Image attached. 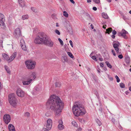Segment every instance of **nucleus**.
<instances>
[{"instance_id": "nucleus-19", "label": "nucleus", "mask_w": 131, "mask_h": 131, "mask_svg": "<svg viewBox=\"0 0 131 131\" xmlns=\"http://www.w3.org/2000/svg\"><path fill=\"white\" fill-rule=\"evenodd\" d=\"M5 69L7 73L10 74L11 73L10 71L9 68L6 66H4Z\"/></svg>"}, {"instance_id": "nucleus-8", "label": "nucleus", "mask_w": 131, "mask_h": 131, "mask_svg": "<svg viewBox=\"0 0 131 131\" xmlns=\"http://www.w3.org/2000/svg\"><path fill=\"white\" fill-rule=\"evenodd\" d=\"M3 119L5 122L7 124L10 122L11 120L10 115L8 114H5L4 115Z\"/></svg>"}, {"instance_id": "nucleus-3", "label": "nucleus", "mask_w": 131, "mask_h": 131, "mask_svg": "<svg viewBox=\"0 0 131 131\" xmlns=\"http://www.w3.org/2000/svg\"><path fill=\"white\" fill-rule=\"evenodd\" d=\"M72 110L74 115L77 117L84 115L86 113L83 106L78 102L75 103L72 107Z\"/></svg>"}, {"instance_id": "nucleus-40", "label": "nucleus", "mask_w": 131, "mask_h": 131, "mask_svg": "<svg viewBox=\"0 0 131 131\" xmlns=\"http://www.w3.org/2000/svg\"><path fill=\"white\" fill-rule=\"evenodd\" d=\"M2 56L3 57H9L8 55L6 53H3L2 54Z\"/></svg>"}, {"instance_id": "nucleus-14", "label": "nucleus", "mask_w": 131, "mask_h": 131, "mask_svg": "<svg viewBox=\"0 0 131 131\" xmlns=\"http://www.w3.org/2000/svg\"><path fill=\"white\" fill-rule=\"evenodd\" d=\"M32 79L30 80L27 79V80H24L22 81V83L24 85H28L32 82Z\"/></svg>"}, {"instance_id": "nucleus-49", "label": "nucleus", "mask_w": 131, "mask_h": 131, "mask_svg": "<svg viewBox=\"0 0 131 131\" xmlns=\"http://www.w3.org/2000/svg\"><path fill=\"white\" fill-rule=\"evenodd\" d=\"M82 129L81 127H80L76 131H81Z\"/></svg>"}, {"instance_id": "nucleus-53", "label": "nucleus", "mask_w": 131, "mask_h": 131, "mask_svg": "<svg viewBox=\"0 0 131 131\" xmlns=\"http://www.w3.org/2000/svg\"><path fill=\"white\" fill-rule=\"evenodd\" d=\"M70 1L73 4H74L75 3V2L73 0H70Z\"/></svg>"}, {"instance_id": "nucleus-21", "label": "nucleus", "mask_w": 131, "mask_h": 131, "mask_svg": "<svg viewBox=\"0 0 131 131\" xmlns=\"http://www.w3.org/2000/svg\"><path fill=\"white\" fill-rule=\"evenodd\" d=\"M5 59L9 63L13 60L14 58H5Z\"/></svg>"}, {"instance_id": "nucleus-24", "label": "nucleus", "mask_w": 131, "mask_h": 131, "mask_svg": "<svg viewBox=\"0 0 131 131\" xmlns=\"http://www.w3.org/2000/svg\"><path fill=\"white\" fill-rule=\"evenodd\" d=\"M72 125L75 127H78V125L77 123L75 121H73L72 122Z\"/></svg>"}, {"instance_id": "nucleus-51", "label": "nucleus", "mask_w": 131, "mask_h": 131, "mask_svg": "<svg viewBox=\"0 0 131 131\" xmlns=\"http://www.w3.org/2000/svg\"><path fill=\"white\" fill-rule=\"evenodd\" d=\"M93 9L94 10H96L97 9V8L96 7H94L93 8Z\"/></svg>"}, {"instance_id": "nucleus-11", "label": "nucleus", "mask_w": 131, "mask_h": 131, "mask_svg": "<svg viewBox=\"0 0 131 131\" xmlns=\"http://www.w3.org/2000/svg\"><path fill=\"white\" fill-rule=\"evenodd\" d=\"M128 32L125 30L124 29H122V32H119L118 33V35L119 36H122L125 39H127L128 37L126 36V35L128 34Z\"/></svg>"}, {"instance_id": "nucleus-38", "label": "nucleus", "mask_w": 131, "mask_h": 131, "mask_svg": "<svg viewBox=\"0 0 131 131\" xmlns=\"http://www.w3.org/2000/svg\"><path fill=\"white\" fill-rule=\"evenodd\" d=\"M55 32L56 34L58 35H60V32L58 30L56 29L55 31Z\"/></svg>"}, {"instance_id": "nucleus-29", "label": "nucleus", "mask_w": 131, "mask_h": 131, "mask_svg": "<svg viewBox=\"0 0 131 131\" xmlns=\"http://www.w3.org/2000/svg\"><path fill=\"white\" fill-rule=\"evenodd\" d=\"M61 85V83L60 82H56L55 84V86L56 87H59Z\"/></svg>"}, {"instance_id": "nucleus-44", "label": "nucleus", "mask_w": 131, "mask_h": 131, "mask_svg": "<svg viewBox=\"0 0 131 131\" xmlns=\"http://www.w3.org/2000/svg\"><path fill=\"white\" fill-rule=\"evenodd\" d=\"M112 33L114 35H116V31L114 30L112 31Z\"/></svg>"}, {"instance_id": "nucleus-7", "label": "nucleus", "mask_w": 131, "mask_h": 131, "mask_svg": "<svg viewBox=\"0 0 131 131\" xmlns=\"http://www.w3.org/2000/svg\"><path fill=\"white\" fill-rule=\"evenodd\" d=\"M14 35L16 38H18L21 35V33L19 28H17L15 29Z\"/></svg>"}, {"instance_id": "nucleus-23", "label": "nucleus", "mask_w": 131, "mask_h": 131, "mask_svg": "<svg viewBox=\"0 0 131 131\" xmlns=\"http://www.w3.org/2000/svg\"><path fill=\"white\" fill-rule=\"evenodd\" d=\"M105 63L108 67H109L110 69H111L112 68V66L110 63L108 61H106Z\"/></svg>"}, {"instance_id": "nucleus-42", "label": "nucleus", "mask_w": 131, "mask_h": 131, "mask_svg": "<svg viewBox=\"0 0 131 131\" xmlns=\"http://www.w3.org/2000/svg\"><path fill=\"white\" fill-rule=\"evenodd\" d=\"M94 53L93 52H92L90 54V56L91 57H96V56L94 55H93Z\"/></svg>"}, {"instance_id": "nucleus-16", "label": "nucleus", "mask_w": 131, "mask_h": 131, "mask_svg": "<svg viewBox=\"0 0 131 131\" xmlns=\"http://www.w3.org/2000/svg\"><path fill=\"white\" fill-rule=\"evenodd\" d=\"M119 44L118 42H116L114 43L113 45V47L115 49V50L117 52H118L119 48L118 47Z\"/></svg>"}, {"instance_id": "nucleus-59", "label": "nucleus", "mask_w": 131, "mask_h": 131, "mask_svg": "<svg viewBox=\"0 0 131 131\" xmlns=\"http://www.w3.org/2000/svg\"><path fill=\"white\" fill-rule=\"evenodd\" d=\"M111 37L113 38L114 39L115 38V36L114 35H113Z\"/></svg>"}, {"instance_id": "nucleus-57", "label": "nucleus", "mask_w": 131, "mask_h": 131, "mask_svg": "<svg viewBox=\"0 0 131 131\" xmlns=\"http://www.w3.org/2000/svg\"><path fill=\"white\" fill-rule=\"evenodd\" d=\"M123 56L122 54H120L118 56V57H123Z\"/></svg>"}, {"instance_id": "nucleus-64", "label": "nucleus", "mask_w": 131, "mask_h": 131, "mask_svg": "<svg viewBox=\"0 0 131 131\" xmlns=\"http://www.w3.org/2000/svg\"><path fill=\"white\" fill-rule=\"evenodd\" d=\"M129 90L131 91V86L129 88Z\"/></svg>"}, {"instance_id": "nucleus-22", "label": "nucleus", "mask_w": 131, "mask_h": 131, "mask_svg": "<svg viewBox=\"0 0 131 131\" xmlns=\"http://www.w3.org/2000/svg\"><path fill=\"white\" fill-rule=\"evenodd\" d=\"M102 15L103 17L105 19L108 18V16L106 13H102Z\"/></svg>"}, {"instance_id": "nucleus-9", "label": "nucleus", "mask_w": 131, "mask_h": 131, "mask_svg": "<svg viewBox=\"0 0 131 131\" xmlns=\"http://www.w3.org/2000/svg\"><path fill=\"white\" fill-rule=\"evenodd\" d=\"M16 94L18 96L21 97H23L25 94L24 92L20 88L17 89L16 91Z\"/></svg>"}, {"instance_id": "nucleus-4", "label": "nucleus", "mask_w": 131, "mask_h": 131, "mask_svg": "<svg viewBox=\"0 0 131 131\" xmlns=\"http://www.w3.org/2000/svg\"><path fill=\"white\" fill-rule=\"evenodd\" d=\"M8 101L10 104L12 106L15 107L17 106V102L14 94H12L9 95Z\"/></svg>"}, {"instance_id": "nucleus-39", "label": "nucleus", "mask_w": 131, "mask_h": 131, "mask_svg": "<svg viewBox=\"0 0 131 131\" xmlns=\"http://www.w3.org/2000/svg\"><path fill=\"white\" fill-rule=\"evenodd\" d=\"M67 54L70 57H73V56L71 53L69 52H67Z\"/></svg>"}, {"instance_id": "nucleus-15", "label": "nucleus", "mask_w": 131, "mask_h": 131, "mask_svg": "<svg viewBox=\"0 0 131 131\" xmlns=\"http://www.w3.org/2000/svg\"><path fill=\"white\" fill-rule=\"evenodd\" d=\"M19 4L21 7H23L26 6V3L23 0H18Z\"/></svg>"}, {"instance_id": "nucleus-1", "label": "nucleus", "mask_w": 131, "mask_h": 131, "mask_svg": "<svg viewBox=\"0 0 131 131\" xmlns=\"http://www.w3.org/2000/svg\"><path fill=\"white\" fill-rule=\"evenodd\" d=\"M46 105L49 106L50 108L54 111L56 115L59 116L61 113L64 104L59 97L52 95L48 100Z\"/></svg>"}, {"instance_id": "nucleus-20", "label": "nucleus", "mask_w": 131, "mask_h": 131, "mask_svg": "<svg viewBox=\"0 0 131 131\" xmlns=\"http://www.w3.org/2000/svg\"><path fill=\"white\" fill-rule=\"evenodd\" d=\"M112 31V28H109L107 29L106 30V33H107L108 34H109Z\"/></svg>"}, {"instance_id": "nucleus-13", "label": "nucleus", "mask_w": 131, "mask_h": 131, "mask_svg": "<svg viewBox=\"0 0 131 131\" xmlns=\"http://www.w3.org/2000/svg\"><path fill=\"white\" fill-rule=\"evenodd\" d=\"M59 124L58 125V128L60 130H63L64 128V126L63 124V122L61 119H60L58 122Z\"/></svg>"}, {"instance_id": "nucleus-61", "label": "nucleus", "mask_w": 131, "mask_h": 131, "mask_svg": "<svg viewBox=\"0 0 131 131\" xmlns=\"http://www.w3.org/2000/svg\"><path fill=\"white\" fill-rule=\"evenodd\" d=\"M109 79H110L111 80V81H112L113 80V78L112 77H110V78H109Z\"/></svg>"}, {"instance_id": "nucleus-33", "label": "nucleus", "mask_w": 131, "mask_h": 131, "mask_svg": "<svg viewBox=\"0 0 131 131\" xmlns=\"http://www.w3.org/2000/svg\"><path fill=\"white\" fill-rule=\"evenodd\" d=\"M58 40L60 42L61 45L62 46H63V41H62L61 40V39L60 38H59L58 39Z\"/></svg>"}, {"instance_id": "nucleus-17", "label": "nucleus", "mask_w": 131, "mask_h": 131, "mask_svg": "<svg viewBox=\"0 0 131 131\" xmlns=\"http://www.w3.org/2000/svg\"><path fill=\"white\" fill-rule=\"evenodd\" d=\"M4 20H0V25L1 28L4 29H5L6 28V27L4 23Z\"/></svg>"}, {"instance_id": "nucleus-35", "label": "nucleus", "mask_w": 131, "mask_h": 131, "mask_svg": "<svg viewBox=\"0 0 131 131\" xmlns=\"http://www.w3.org/2000/svg\"><path fill=\"white\" fill-rule=\"evenodd\" d=\"M24 116L25 117H29L30 116V113L28 112H26L24 114Z\"/></svg>"}, {"instance_id": "nucleus-5", "label": "nucleus", "mask_w": 131, "mask_h": 131, "mask_svg": "<svg viewBox=\"0 0 131 131\" xmlns=\"http://www.w3.org/2000/svg\"><path fill=\"white\" fill-rule=\"evenodd\" d=\"M27 68L29 69L32 70L34 69L36 65V62L31 60H28L25 62Z\"/></svg>"}, {"instance_id": "nucleus-27", "label": "nucleus", "mask_w": 131, "mask_h": 131, "mask_svg": "<svg viewBox=\"0 0 131 131\" xmlns=\"http://www.w3.org/2000/svg\"><path fill=\"white\" fill-rule=\"evenodd\" d=\"M4 16L2 14L0 13V20H5Z\"/></svg>"}, {"instance_id": "nucleus-6", "label": "nucleus", "mask_w": 131, "mask_h": 131, "mask_svg": "<svg viewBox=\"0 0 131 131\" xmlns=\"http://www.w3.org/2000/svg\"><path fill=\"white\" fill-rule=\"evenodd\" d=\"M52 119L50 118L48 119L47 121L46 128L49 130H50L52 126Z\"/></svg>"}, {"instance_id": "nucleus-54", "label": "nucleus", "mask_w": 131, "mask_h": 131, "mask_svg": "<svg viewBox=\"0 0 131 131\" xmlns=\"http://www.w3.org/2000/svg\"><path fill=\"white\" fill-rule=\"evenodd\" d=\"M92 59L94 60L95 61H97V58H92Z\"/></svg>"}, {"instance_id": "nucleus-36", "label": "nucleus", "mask_w": 131, "mask_h": 131, "mask_svg": "<svg viewBox=\"0 0 131 131\" xmlns=\"http://www.w3.org/2000/svg\"><path fill=\"white\" fill-rule=\"evenodd\" d=\"M115 78L117 80V82L118 83L120 81V80L118 76L116 75L115 76Z\"/></svg>"}, {"instance_id": "nucleus-63", "label": "nucleus", "mask_w": 131, "mask_h": 131, "mask_svg": "<svg viewBox=\"0 0 131 131\" xmlns=\"http://www.w3.org/2000/svg\"><path fill=\"white\" fill-rule=\"evenodd\" d=\"M91 28L92 29H93V26L92 25H91Z\"/></svg>"}, {"instance_id": "nucleus-52", "label": "nucleus", "mask_w": 131, "mask_h": 131, "mask_svg": "<svg viewBox=\"0 0 131 131\" xmlns=\"http://www.w3.org/2000/svg\"><path fill=\"white\" fill-rule=\"evenodd\" d=\"M112 121L113 122V123H114L115 122V120L114 118H112Z\"/></svg>"}, {"instance_id": "nucleus-25", "label": "nucleus", "mask_w": 131, "mask_h": 131, "mask_svg": "<svg viewBox=\"0 0 131 131\" xmlns=\"http://www.w3.org/2000/svg\"><path fill=\"white\" fill-rule=\"evenodd\" d=\"M125 61L126 63L128 64L130 62V59L129 58H125Z\"/></svg>"}, {"instance_id": "nucleus-2", "label": "nucleus", "mask_w": 131, "mask_h": 131, "mask_svg": "<svg viewBox=\"0 0 131 131\" xmlns=\"http://www.w3.org/2000/svg\"><path fill=\"white\" fill-rule=\"evenodd\" d=\"M34 42L37 44L43 43L50 46H52L53 42L50 39H49L48 37L43 32H39L37 37L35 38Z\"/></svg>"}, {"instance_id": "nucleus-32", "label": "nucleus", "mask_w": 131, "mask_h": 131, "mask_svg": "<svg viewBox=\"0 0 131 131\" xmlns=\"http://www.w3.org/2000/svg\"><path fill=\"white\" fill-rule=\"evenodd\" d=\"M16 55L17 53L16 52H14L12 56L10 57H16Z\"/></svg>"}, {"instance_id": "nucleus-41", "label": "nucleus", "mask_w": 131, "mask_h": 131, "mask_svg": "<svg viewBox=\"0 0 131 131\" xmlns=\"http://www.w3.org/2000/svg\"><path fill=\"white\" fill-rule=\"evenodd\" d=\"M93 2L96 4L99 3L100 2V0H93Z\"/></svg>"}, {"instance_id": "nucleus-37", "label": "nucleus", "mask_w": 131, "mask_h": 131, "mask_svg": "<svg viewBox=\"0 0 131 131\" xmlns=\"http://www.w3.org/2000/svg\"><path fill=\"white\" fill-rule=\"evenodd\" d=\"M120 87L122 88H125V85L123 83H121L120 84Z\"/></svg>"}, {"instance_id": "nucleus-34", "label": "nucleus", "mask_w": 131, "mask_h": 131, "mask_svg": "<svg viewBox=\"0 0 131 131\" xmlns=\"http://www.w3.org/2000/svg\"><path fill=\"white\" fill-rule=\"evenodd\" d=\"M96 121L97 123L100 126L101 125L102 123L101 122V121H99V119H97L96 120Z\"/></svg>"}, {"instance_id": "nucleus-26", "label": "nucleus", "mask_w": 131, "mask_h": 131, "mask_svg": "<svg viewBox=\"0 0 131 131\" xmlns=\"http://www.w3.org/2000/svg\"><path fill=\"white\" fill-rule=\"evenodd\" d=\"M28 18V16L27 15H23L22 17V19L23 20L27 19Z\"/></svg>"}, {"instance_id": "nucleus-10", "label": "nucleus", "mask_w": 131, "mask_h": 131, "mask_svg": "<svg viewBox=\"0 0 131 131\" xmlns=\"http://www.w3.org/2000/svg\"><path fill=\"white\" fill-rule=\"evenodd\" d=\"M36 74L35 72L30 73L28 76L27 79L30 80L32 79V82L34 81L35 79L36 78Z\"/></svg>"}, {"instance_id": "nucleus-58", "label": "nucleus", "mask_w": 131, "mask_h": 131, "mask_svg": "<svg viewBox=\"0 0 131 131\" xmlns=\"http://www.w3.org/2000/svg\"><path fill=\"white\" fill-rule=\"evenodd\" d=\"M129 93L128 91H126L125 92V93L127 95Z\"/></svg>"}, {"instance_id": "nucleus-60", "label": "nucleus", "mask_w": 131, "mask_h": 131, "mask_svg": "<svg viewBox=\"0 0 131 131\" xmlns=\"http://www.w3.org/2000/svg\"><path fill=\"white\" fill-rule=\"evenodd\" d=\"M91 0H87V2L88 3H90L91 2Z\"/></svg>"}, {"instance_id": "nucleus-30", "label": "nucleus", "mask_w": 131, "mask_h": 131, "mask_svg": "<svg viewBox=\"0 0 131 131\" xmlns=\"http://www.w3.org/2000/svg\"><path fill=\"white\" fill-rule=\"evenodd\" d=\"M61 60L63 62H67L68 61L67 58H61Z\"/></svg>"}, {"instance_id": "nucleus-12", "label": "nucleus", "mask_w": 131, "mask_h": 131, "mask_svg": "<svg viewBox=\"0 0 131 131\" xmlns=\"http://www.w3.org/2000/svg\"><path fill=\"white\" fill-rule=\"evenodd\" d=\"M20 44L22 49L24 51H26L27 50V48L25 42L23 39H21L20 40Z\"/></svg>"}, {"instance_id": "nucleus-46", "label": "nucleus", "mask_w": 131, "mask_h": 131, "mask_svg": "<svg viewBox=\"0 0 131 131\" xmlns=\"http://www.w3.org/2000/svg\"><path fill=\"white\" fill-rule=\"evenodd\" d=\"M69 42L70 43V45L72 47H73V43L72 41L71 40H70L69 41Z\"/></svg>"}, {"instance_id": "nucleus-55", "label": "nucleus", "mask_w": 131, "mask_h": 131, "mask_svg": "<svg viewBox=\"0 0 131 131\" xmlns=\"http://www.w3.org/2000/svg\"><path fill=\"white\" fill-rule=\"evenodd\" d=\"M35 90L36 91H38L39 90V89L37 87H36L35 88Z\"/></svg>"}, {"instance_id": "nucleus-48", "label": "nucleus", "mask_w": 131, "mask_h": 131, "mask_svg": "<svg viewBox=\"0 0 131 131\" xmlns=\"http://www.w3.org/2000/svg\"><path fill=\"white\" fill-rule=\"evenodd\" d=\"M100 67H103L104 66V64H103V63H100Z\"/></svg>"}, {"instance_id": "nucleus-62", "label": "nucleus", "mask_w": 131, "mask_h": 131, "mask_svg": "<svg viewBox=\"0 0 131 131\" xmlns=\"http://www.w3.org/2000/svg\"><path fill=\"white\" fill-rule=\"evenodd\" d=\"M107 1L109 2L110 3L111 2V0H107Z\"/></svg>"}, {"instance_id": "nucleus-56", "label": "nucleus", "mask_w": 131, "mask_h": 131, "mask_svg": "<svg viewBox=\"0 0 131 131\" xmlns=\"http://www.w3.org/2000/svg\"><path fill=\"white\" fill-rule=\"evenodd\" d=\"M99 60L100 61H102L103 60L102 58H99Z\"/></svg>"}, {"instance_id": "nucleus-50", "label": "nucleus", "mask_w": 131, "mask_h": 131, "mask_svg": "<svg viewBox=\"0 0 131 131\" xmlns=\"http://www.w3.org/2000/svg\"><path fill=\"white\" fill-rule=\"evenodd\" d=\"M3 41L1 40H0V47L2 45Z\"/></svg>"}, {"instance_id": "nucleus-31", "label": "nucleus", "mask_w": 131, "mask_h": 131, "mask_svg": "<svg viewBox=\"0 0 131 131\" xmlns=\"http://www.w3.org/2000/svg\"><path fill=\"white\" fill-rule=\"evenodd\" d=\"M63 15L66 17H68V13L66 11H64L63 12Z\"/></svg>"}, {"instance_id": "nucleus-28", "label": "nucleus", "mask_w": 131, "mask_h": 131, "mask_svg": "<svg viewBox=\"0 0 131 131\" xmlns=\"http://www.w3.org/2000/svg\"><path fill=\"white\" fill-rule=\"evenodd\" d=\"M31 9L32 11L35 13H37L38 11L34 7H31Z\"/></svg>"}, {"instance_id": "nucleus-45", "label": "nucleus", "mask_w": 131, "mask_h": 131, "mask_svg": "<svg viewBox=\"0 0 131 131\" xmlns=\"http://www.w3.org/2000/svg\"><path fill=\"white\" fill-rule=\"evenodd\" d=\"M47 128H43L42 130V131H49V130Z\"/></svg>"}, {"instance_id": "nucleus-18", "label": "nucleus", "mask_w": 131, "mask_h": 131, "mask_svg": "<svg viewBox=\"0 0 131 131\" xmlns=\"http://www.w3.org/2000/svg\"><path fill=\"white\" fill-rule=\"evenodd\" d=\"M8 128L9 131H16L14 126L12 124L9 125Z\"/></svg>"}, {"instance_id": "nucleus-47", "label": "nucleus", "mask_w": 131, "mask_h": 131, "mask_svg": "<svg viewBox=\"0 0 131 131\" xmlns=\"http://www.w3.org/2000/svg\"><path fill=\"white\" fill-rule=\"evenodd\" d=\"M112 53L114 56H115L116 54L115 52V51L114 50H112Z\"/></svg>"}, {"instance_id": "nucleus-43", "label": "nucleus", "mask_w": 131, "mask_h": 131, "mask_svg": "<svg viewBox=\"0 0 131 131\" xmlns=\"http://www.w3.org/2000/svg\"><path fill=\"white\" fill-rule=\"evenodd\" d=\"M50 115L49 112H46L45 114V115L47 117H49Z\"/></svg>"}]
</instances>
